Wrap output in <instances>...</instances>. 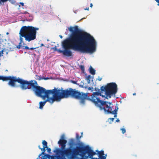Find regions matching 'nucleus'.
I'll use <instances>...</instances> for the list:
<instances>
[{
  "label": "nucleus",
  "instance_id": "f257e3e1",
  "mask_svg": "<svg viewBox=\"0 0 159 159\" xmlns=\"http://www.w3.org/2000/svg\"><path fill=\"white\" fill-rule=\"evenodd\" d=\"M35 95L41 97L43 99H46L39 102V108L42 109L47 102L52 104L55 102H59L62 98L71 97L80 100V104L84 105L86 99L87 93H80L75 89L70 88L66 90L63 89L55 88L52 90H46L41 87L35 93Z\"/></svg>",
  "mask_w": 159,
  "mask_h": 159
},
{
  "label": "nucleus",
  "instance_id": "f03ea898",
  "mask_svg": "<svg viewBox=\"0 0 159 159\" xmlns=\"http://www.w3.org/2000/svg\"><path fill=\"white\" fill-rule=\"evenodd\" d=\"M75 139H69L68 145L69 148L66 149V144L67 142L64 141L58 143L61 146V148L55 147L53 152L57 155L61 156L65 155L68 159H97L93 156L97 154L93 148L89 145L79 141L77 145L80 148V149L78 148H73L74 146L76 145Z\"/></svg>",
  "mask_w": 159,
  "mask_h": 159
},
{
  "label": "nucleus",
  "instance_id": "7ed1b4c3",
  "mask_svg": "<svg viewBox=\"0 0 159 159\" xmlns=\"http://www.w3.org/2000/svg\"><path fill=\"white\" fill-rule=\"evenodd\" d=\"M68 29L71 34L65 40L75 44L84 53L92 54L96 52L97 42L93 36L86 32H80L77 25L70 26Z\"/></svg>",
  "mask_w": 159,
  "mask_h": 159
},
{
  "label": "nucleus",
  "instance_id": "20e7f679",
  "mask_svg": "<svg viewBox=\"0 0 159 159\" xmlns=\"http://www.w3.org/2000/svg\"><path fill=\"white\" fill-rule=\"evenodd\" d=\"M39 30L38 28L31 26H24L20 29L19 34L20 42L17 46L19 49L20 48L22 44H24L23 37L25 40L29 42L35 39L36 38L37 31Z\"/></svg>",
  "mask_w": 159,
  "mask_h": 159
},
{
  "label": "nucleus",
  "instance_id": "39448f33",
  "mask_svg": "<svg viewBox=\"0 0 159 159\" xmlns=\"http://www.w3.org/2000/svg\"><path fill=\"white\" fill-rule=\"evenodd\" d=\"M98 96H102L103 97L105 96L102 95L99 92H95L93 93L89 99L93 103L100 111H103L106 114H111L112 111V103L100 100L98 97Z\"/></svg>",
  "mask_w": 159,
  "mask_h": 159
},
{
  "label": "nucleus",
  "instance_id": "423d86ee",
  "mask_svg": "<svg viewBox=\"0 0 159 159\" xmlns=\"http://www.w3.org/2000/svg\"><path fill=\"white\" fill-rule=\"evenodd\" d=\"M61 45L64 50H61L59 49L57 50L59 52L62 53L64 55L68 57H70L72 55L71 49L75 51H79L82 53H84L83 51L77 48L76 46L73 45V44L70 43L68 42L67 40H64L62 42Z\"/></svg>",
  "mask_w": 159,
  "mask_h": 159
},
{
  "label": "nucleus",
  "instance_id": "0eeeda50",
  "mask_svg": "<svg viewBox=\"0 0 159 159\" xmlns=\"http://www.w3.org/2000/svg\"><path fill=\"white\" fill-rule=\"evenodd\" d=\"M19 85L22 90H25L27 89H31L35 93L41 87L38 86L36 81L35 80H31L29 81L24 80L20 78L19 83Z\"/></svg>",
  "mask_w": 159,
  "mask_h": 159
},
{
  "label": "nucleus",
  "instance_id": "6e6552de",
  "mask_svg": "<svg viewBox=\"0 0 159 159\" xmlns=\"http://www.w3.org/2000/svg\"><path fill=\"white\" fill-rule=\"evenodd\" d=\"M101 90L105 92L106 97L110 98L111 96L115 95L117 91V86L115 83H111L108 84L105 86H102L101 87Z\"/></svg>",
  "mask_w": 159,
  "mask_h": 159
},
{
  "label": "nucleus",
  "instance_id": "1a4fd4ad",
  "mask_svg": "<svg viewBox=\"0 0 159 159\" xmlns=\"http://www.w3.org/2000/svg\"><path fill=\"white\" fill-rule=\"evenodd\" d=\"M65 155L61 156L57 155V156H50L47 155L43 159H66L65 157Z\"/></svg>",
  "mask_w": 159,
  "mask_h": 159
},
{
  "label": "nucleus",
  "instance_id": "9d476101",
  "mask_svg": "<svg viewBox=\"0 0 159 159\" xmlns=\"http://www.w3.org/2000/svg\"><path fill=\"white\" fill-rule=\"evenodd\" d=\"M96 152H97L96 155H97L98 158H95L97 159H106L107 155H105L104 153V151L101 150L99 151L98 150H96Z\"/></svg>",
  "mask_w": 159,
  "mask_h": 159
},
{
  "label": "nucleus",
  "instance_id": "9b49d317",
  "mask_svg": "<svg viewBox=\"0 0 159 159\" xmlns=\"http://www.w3.org/2000/svg\"><path fill=\"white\" fill-rule=\"evenodd\" d=\"M66 138L65 135L64 134H62L61 136L60 140L58 142V143L63 142L65 141L67 142V140L66 139Z\"/></svg>",
  "mask_w": 159,
  "mask_h": 159
},
{
  "label": "nucleus",
  "instance_id": "f8f14e48",
  "mask_svg": "<svg viewBox=\"0 0 159 159\" xmlns=\"http://www.w3.org/2000/svg\"><path fill=\"white\" fill-rule=\"evenodd\" d=\"M93 77L89 75L86 77L85 80L87 81V83L89 84L90 83L91 81H93Z\"/></svg>",
  "mask_w": 159,
  "mask_h": 159
},
{
  "label": "nucleus",
  "instance_id": "ddd939ff",
  "mask_svg": "<svg viewBox=\"0 0 159 159\" xmlns=\"http://www.w3.org/2000/svg\"><path fill=\"white\" fill-rule=\"evenodd\" d=\"M118 109V106H116L115 109L114 110L112 111L111 114H114V117H116L117 116V111Z\"/></svg>",
  "mask_w": 159,
  "mask_h": 159
},
{
  "label": "nucleus",
  "instance_id": "4468645a",
  "mask_svg": "<svg viewBox=\"0 0 159 159\" xmlns=\"http://www.w3.org/2000/svg\"><path fill=\"white\" fill-rule=\"evenodd\" d=\"M90 72L93 75L95 74V70L91 66H90L89 68Z\"/></svg>",
  "mask_w": 159,
  "mask_h": 159
},
{
  "label": "nucleus",
  "instance_id": "2eb2a0df",
  "mask_svg": "<svg viewBox=\"0 0 159 159\" xmlns=\"http://www.w3.org/2000/svg\"><path fill=\"white\" fill-rule=\"evenodd\" d=\"M114 120V118H109L108 119L107 122H108V123H109L110 124H111L113 122Z\"/></svg>",
  "mask_w": 159,
  "mask_h": 159
},
{
  "label": "nucleus",
  "instance_id": "dca6fc26",
  "mask_svg": "<svg viewBox=\"0 0 159 159\" xmlns=\"http://www.w3.org/2000/svg\"><path fill=\"white\" fill-rule=\"evenodd\" d=\"M120 130L121 131V133L122 134H124L126 132L125 128L124 126H123L121 128Z\"/></svg>",
  "mask_w": 159,
  "mask_h": 159
},
{
  "label": "nucleus",
  "instance_id": "f3484780",
  "mask_svg": "<svg viewBox=\"0 0 159 159\" xmlns=\"http://www.w3.org/2000/svg\"><path fill=\"white\" fill-rule=\"evenodd\" d=\"M80 86L82 88H87L88 87L86 86H84V83L83 82H81L80 83Z\"/></svg>",
  "mask_w": 159,
  "mask_h": 159
},
{
  "label": "nucleus",
  "instance_id": "a211bd4d",
  "mask_svg": "<svg viewBox=\"0 0 159 159\" xmlns=\"http://www.w3.org/2000/svg\"><path fill=\"white\" fill-rule=\"evenodd\" d=\"M46 148V150H47V152L49 153H50L51 151V148L49 147L48 146Z\"/></svg>",
  "mask_w": 159,
  "mask_h": 159
},
{
  "label": "nucleus",
  "instance_id": "6ab92c4d",
  "mask_svg": "<svg viewBox=\"0 0 159 159\" xmlns=\"http://www.w3.org/2000/svg\"><path fill=\"white\" fill-rule=\"evenodd\" d=\"M82 137V135L80 136H79V135L78 134H76V139L78 140L80 139Z\"/></svg>",
  "mask_w": 159,
  "mask_h": 159
},
{
  "label": "nucleus",
  "instance_id": "aec40b11",
  "mask_svg": "<svg viewBox=\"0 0 159 159\" xmlns=\"http://www.w3.org/2000/svg\"><path fill=\"white\" fill-rule=\"evenodd\" d=\"M52 49H54V50H56V51L58 50L56 46H55L53 48H52Z\"/></svg>",
  "mask_w": 159,
  "mask_h": 159
},
{
  "label": "nucleus",
  "instance_id": "412c9836",
  "mask_svg": "<svg viewBox=\"0 0 159 159\" xmlns=\"http://www.w3.org/2000/svg\"><path fill=\"white\" fill-rule=\"evenodd\" d=\"M98 80H99V81H101V80H102V78L100 77L99 76H98Z\"/></svg>",
  "mask_w": 159,
  "mask_h": 159
},
{
  "label": "nucleus",
  "instance_id": "4be33fe9",
  "mask_svg": "<svg viewBox=\"0 0 159 159\" xmlns=\"http://www.w3.org/2000/svg\"><path fill=\"white\" fill-rule=\"evenodd\" d=\"M80 67L81 69L82 70H84V67L83 66L81 65L80 66Z\"/></svg>",
  "mask_w": 159,
  "mask_h": 159
},
{
  "label": "nucleus",
  "instance_id": "5701e85b",
  "mask_svg": "<svg viewBox=\"0 0 159 159\" xmlns=\"http://www.w3.org/2000/svg\"><path fill=\"white\" fill-rule=\"evenodd\" d=\"M157 3V5L159 6V0H157L156 2Z\"/></svg>",
  "mask_w": 159,
  "mask_h": 159
},
{
  "label": "nucleus",
  "instance_id": "b1692460",
  "mask_svg": "<svg viewBox=\"0 0 159 159\" xmlns=\"http://www.w3.org/2000/svg\"><path fill=\"white\" fill-rule=\"evenodd\" d=\"M20 4L22 6H24V3L23 2H20Z\"/></svg>",
  "mask_w": 159,
  "mask_h": 159
},
{
  "label": "nucleus",
  "instance_id": "393cba45",
  "mask_svg": "<svg viewBox=\"0 0 159 159\" xmlns=\"http://www.w3.org/2000/svg\"><path fill=\"white\" fill-rule=\"evenodd\" d=\"M120 121V120L119 119H117L116 120V122H119Z\"/></svg>",
  "mask_w": 159,
  "mask_h": 159
},
{
  "label": "nucleus",
  "instance_id": "a878e982",
  "mask_svg": "<svg viewBox=\"0 0 159 159\" xmlns=\"http://www.w3.org/2000/svg\"><path fill=\"white\" fill-rule=\"evenodd\" d=\"M25 49H29V48L27 46H25Z\"/></svg>",
  "mask_w": 159,
  "mask_h": 159
},
{
  "label": "nucleus",
  "instance_id": "bb28decb",
  "mask_svg": "<svg viewBox=\"0 0 159 159\" xmlns=\"http://www.w3.org/2000/svg\"><path fill=\"white\" fill-rule=\"evenodd\" d=\"M38 148L39 149H40L42 151V148H41L40 145L38 146Z\"/></svg>",
  "mask_w": 159,
  "mask_h": 159
},
{
  "label": "nucleus",
  "instance_id": "cd10ccee",
  "mask_svg": "<svg viewBox=\"0 0 159 159\" xmlns=\"http://www.w3.org/2000/svg\"><path fill=\"white\" fill-rule=\"evenodd\" d=\"M84 10H88V11L89 10V7L87 8H85L84 9Z\"/></svg>",
  "mask_w": 159,
  "mask_h": 159
},
{
  "label": "nucleus",
  "instance_id": "c85d7f7f",
  "mask_svg": "<svg viewBox=\"0 0 159 159\" xmlns=\"http://www.w3.org/2000/svg\"><path fill=\"white\" fill-rule=\"evenodd\" d=\"M93 4H92V3H91L90 4V7H93Z\"/></svg>",
  "mask_w": 159,
  "mask_h": 159
},
{
  "label": "nucleus",
  "instance_id": "c756f323",
  "mask_svg": "<svg viewBox=\"0 0 159 159\" xmlns=\"http://www.w3.org/2000/svg\"><path fill=\"white\" fill-rule=\"evenodd\" d=\"M93 89V88H91L90 87H89L88 88L89 90H90V89Z\"/></svg>",
  "mask_w": 159,
  "mask_h": 159
},
{
  "label": "nucleus",
  "instance_id": "7c9ffc66",
  "mask_svg": "<svg viewBox=\"0 0 159 159\" xmlns=\"http://www.w3.org/2000/svg\"><path fill=\"white\" fill-rule=\"evenodd\" d=\"M59 36L60 37V38H61V39H62L63 38L62 37V35H60Z\"/></svg>",
  "mask_w": 159,
  "mask_h": 159
},
{
  "label": "nucleus",
  "instance_id": "2f4dec72",
  "mask_svg": "<svg viewBox=\"0 0 159 159\" xmlns=\"http://www.w3.org/2000/svg\"><path fill=\"white\" fill-rule=\"evenodd\" d=\"M133 95H136L135 93H134L133 94Z\"/></svg>",
  "mask_w": 159,
  "mask_h": 159
},
{
  "label": "nucleus",
  "instance_id": "473e14b6",
  "mask_svg": "<svg viewBox=\"0 0 159 159\" xmlns=\"http://www.w3.org/2000/svg\"><path fill=\"white\" fill-rule=\"evenodd\" d=\"M29 49L32 50V49H33L34 48H29Z\"/></svg>",
  "mask_w": 159,
  "mask_h": 159
},
{
  "label": "nucleus",
  "instance_id": "72a5a7b5",
  "mask_svg": "<svg viewBox=\"0 0 159 159\" xmlns=\"http://www.w3.org/2000/svg\"><path fill=\"white\" fill-rule=\"evenodd\" d=\"M73 83H74V84H75L76 83V82H75V81H73Z\"/></svg>",
  "mask_w": 159,
  "mask_h": 159
},
{
  "label": "nucleus",
  "instance_id": "f704fd0d",
  "mask_svg": "<svg viewBox=\"0 0 159 159\" xmlns=\"http://www.w3.org/2000/svg\"><path fill=\"white\" fill-rule=\"evenodd\" d=\"M41 46H43V44H41Z\"/></svg>",
  "mask_w": 159,
  "mask_h": 159
},
{
  "label": "nucleus",
  "instance_id": "c9c22d12",
  "mask_svg": "<svg viewBox=\"0 0 159 159\" xmlns=\"http://www.w3.org/2000/svg\"><path fill=\"white\" fill-rule=\"evenodd\" d=\"M47 79V78H45V80H46V79Z\"/></svg>",
  "mask_w": 159,
  "mask_h": 159
},
{
  "label": "nucleus",
  "instance_id": "e433bc0d",
  "mask_svg": "<svg viewBox=\"0 0 159 159\" xmlns=\"http://www.w3.org/2000/svg\"><path fill=\"white\" fill-rule=\"evenodd\" d=\"M81 134L82 135V136L83 133H81Z\"/></svg>",
  "mask_w": 159,
  "mask_h": 159
},
{
  "label": "nucleus",
  "instance_id": "4c0bfd02",
  "mask_svg": "<svg viewBox=\"0 0 159 159\" xmlns=\"http://www.w3.org/2000/svg\"><path fill=\"white\" fill-rule=\"evenodd\" d=\"M8 34V33H7V34Z\"/></svg>",
  "mask_w": 159,
  "mask_h": 159
}]
</instances>
